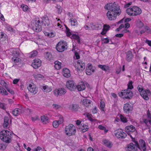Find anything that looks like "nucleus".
Segmentation results:
<instances>
[{"mask_svg":"<svg viewBox=\"0 0 151 151\" xmlns=\"http://www.w3.org/2000/svg\"><path fill=\"white\" fill-rule=\"evenodd\" d=\"M12 134L7 130H3L0 132V139L4 142L9 143L12 141Z\"/></svg>","mask_w":151,"mask_h":151,"instance_id":"1","label":"nucleus"},{"mask_svg":"<svg viewBox=\"0 0 151 151\" xmlns=\"http://www.w3.org/2000/svg\"><path fill=\"white\" fill-rule=\"evenodd\" d=\"M104 8L107 10H109L111 12H115L117 15H119L121 12L119 11V6L115 2L114 3H108L104 6Z\"/></svg>","mask_w":151,"mask_h":151,"instance_id":"2","label":"nucleus"},{"mask_svg":"<svg viewBox=\"0 0 151 151\" xmlns=\"http://www.w3.org/2000/svg\"><path fill=\"white\" fill-rule=\"evenodd\" d=\"M126 11L128 15L131 16L139 15L142 13V10L141 9L136 6L127 8Z\"/></svg>","mask_w":151,"mask_h":151,"instance_id":"3","label":"nucleus"},{"mask_svg":"<svg viewBox=\"0 0 151 151\" xmlns=\"http://www.w3.org/2000/svg\"><path fill=\"white\" fill-rule=\"evenodd\" d=\"M76 131V127L73 124H69L65 128V133L68 136L74 135Z\"/></svg>","mask_w":151,"mask_h":151,"instance_id":"4","label":"nucleus"},{"mask_svg":"<svg viewBox=\"0 0 151 151\" xmlns=\"http://www.w3.org/2000/svg\"><path fill=\"white\" fill-rule=\"evenodd\" d=\"M137 89L141 96L145 100L149 99L148 96L150 94V92L149 90H144L142 86L141 85H138Z\"/></svg>","mask_w":151,"mask_h":151,"instance_id":"5","label":"nucleus"},{"mask_svg":"<svg viewBox=\"0 0 151 151\" xmlns=\"http://www.w3.org/2000/svg\"><path fill=\"white\" fill-rule=\"evenodd\" d=\"M119 96L123 99H130L132 96V93L131 91L128 89L122 90L119 93Z\"/></svg>","mask_w":151,"mask_h":151,"instance_id":"6","label":"nucleus"},{"mask_svg":"<svg viewBox=\"0 0 151 151\" xmlns=\"http://www.w3.org/2000/svg\"><path fill=\"white\" fill-rule=\"evenodd\" d=\"M67 43L65 41L60 42L56 45V49L60 52L64 51L67 49L65 46H67Z\"/></svg>","mask_w":151,"mask_h":151,"instance_id":"7","label":"nucleus"},{"mask_svg":"<svg viewBox=\"0 0 151 151\" xmlns=\"http://www.w3.org/2000/svg\"><path fill=\"white\" fill-rule=\"evenodd\" d=\"M66 92V90L65 89L61 88L54 90L53 91V93L55 96L58 97L64 95Z\"/></svg>","mask_w":151,"mask_h":151,"instance_id":"8","label":"nucleus"},{"mask_svg":"<svg viewBox=\"0 0 151 151\" xmlns=\"http://www.w3.org/2000/svg\"><path fill=\"white\" fill-rule=\"evenodd\" d=\"M0 83L1 85L3 87L0 86V93L3 95H7L8 94L7 92L3 87H4L6 89H7V87H8V86L7 85L6 82L3 80H1Z\"/></svg>","mask_w":151,"mask_h":151,"instance_id":"9","label":"nucleus"},{"mask_svg":"<svg viewBox=\"0 0 151 151\" xmlns=\"http://www.w3.org/2000/svg\"><path fill=\"white\" fill-rule=\"evenodd\" d=\"M66 87L71 91H76V90L77 86L75 84L73 81L69 80L66 83Z\"/></svg>","mask_w":151,"mask_h":151,"instance_id":"10","label":"nucleus"},{"mask_svg":"<svg viewBox=\"0 0 151 151\" xmlns=\"http://www.w3.org/2000/svg\"><path fill=\"white\" fill-rule=\"evenodd\" d=\"M114 132L116 136L119 138L124 139L127 136L126 133L121 130L115 131Z\"/></svg>","mask_w":151,"mask_h":151,"instance_id":"11","label":"nucleus"},{"mask_svg":"<svg viewBox=\"0 0 151 151\" xmlns=\"http://www.w3.org/2000/svg\"><path fill=\"white\" fill-rule=\"evenodd\" d=\"M90 27L92 30H99L101 29L102 24L98 22L91 23Z\"/></svg>","mask_w":151,"mask_h":151,"instance_id":"12","label":"nucleus"},{"mask_svg":"<svg viewBox=\"0 0 151 151\" xmlns=\"http://www.w3.org/2000/svg\"><path fill=\"white\" fill-rule=\"evenodd\" d=\"M41 65V61L38 58H36L31 64V66L35 69H37Z\"/></svg>","mask_w":151,"mask_h":151,"instance_id":"13","label":"nucleus"},{"mask_svg":"<svg viewBox=\"0 0 151 151\" xmlns=\"http://www.w3.org/2000/svg\"><path fill=\"white\" fill-rule=\"evenodd\" d=\"M41 24L40 20H38L36 22L35 26L33 27V29L36 32H40L42 29Z\"/></svg>","mask_w":151,"mask_h":151,"instance_id":"14","label":"nucleus"},{"mask_svg":"<svg viewBox=\"0 0 151 151\" xmlns=\"http://www.w3.org/2000/svg\"><path fill=\"white\" fill-rule=\"evenodd\" d=\"M80 108L79 105L76 104H71L69 106L68 109L72 111H77Z\"/></svg>","mask_w":151,"mask_h":151,"instance_id":"15","label":"nucleus"},{"mask_svg":"<svg viewBox=\"0 0 151 151\" xmlns=\"http://www.w3.org/2000/svg\"><path fill=\"white\" fill-rule=\"evenodd\" d=\"M117 14L113 12L108 11L106 13V15L110 20H114L116 19V17Z\"/></svg>","mask_w":151,"mask_h":151,"instance_id":"16","label":"nucleus"},{"mask_svg":"<svg viewBox=\"0 0 151 151\" xmlns=\"http://www.w3.org/2000/svg\"><path fill=\"white\" fill-rule=\"evenodd\" d=\"M139 144L138 148L143 151H146V147L145 141L142 139H140L139 141Z\"/></svg>","mask_w":151,"mask_h":151,"instance_id":"17","label":"nucleus"},{"mask_svg":"<svg viewBox=\"0 0 151 151\" xmlns=\"http://www.w3.org/2000/svg\"><path fill=\"white\" fill-rule=\"evenodd\" d=\"M137 148L135 145L133 143H131L127 145L126 150L127 151H137Z\"/></svg>","mask_w":151,"mask_h":151,"instance_id":"18","label":"nucleus"},{"mask_svg":"<svg viewBox=\"0 0 151 151\" xmlns=\"http://www.w3.org/2000/svg\"><path fill=\"white\" fill-rule=\"evenodd\" d=\"M126 55V59L128 62L131 61L132 59L133 55L131 51H128L125 53Z\"/></svg>","mask_w":151,"mask_h":151,"instance_id":"19","label":"nucleus"},{"mask_svg":"<svg viewBox=\"0 0 151 151\" xmlns=\"http://www.w3.org/2000/svg\"><path fill=\"white\" fill-rule=\"evenodd\" d=\"M77 68L79 70L82 71L85 68V64L81 60H78L77 62Z\"/></svg>","mask_w":151,"mask_h":151,"instance_id":"20","label":"nucleus"},{"mask_svg":"<svg viewBox=\"0 0 151 151\" xmlns=\"http://www.w3.org/2000/svg\"><path fill=\"white\" fill-rule=\"evenodd\" d=\"M124 110L126 113H129L130 111L132 110V107L129 104H124L123 107Z\"/></svg>","mask_w":151,"mask_h":151,"instance_id":"21","label":"nucleus"},{"mask_svg":"<svg viewBox=\"0 0 151 151\" xmlns=\"http://www.w3.org/2000/svg\"><path fill=\"white\" fill-rule=\"evenodd\" d=\"M27 88L29 91L34 94L36 93L37 92L36 86L35 85H32L31 84H30L29 86Z\"/></svg>","mask_w":151,"mask_h":151,"instance_id":"22","label":"nucleus"},{"mask_svg":"<svg viewBox=\"0 0 151 151\" xmlns=\"http://www.w3.org/2000/svg\"><path fill=\"white\" fill-rule=\"evenodd\" d=\"M125 129L127 133L131 132L132 134L134 132L135 130L134 127L133 125L127 126L125 128Z\"/></svg>","mask_w":151,"mask_h":151,"instance_id":"23","label":"nucleus"},{"mask_svg":"<svg viewBox=\"0 0 151 151\" xmlns=\"http://www.w3.org/2000/svg\"><path fill=\"white\" fill-rule=\"evenodd\" d=\"M42 23H43L45 26H48L50 24V22L48 18L46 15H45L42 18Z\"/></svg>","mask_w":151,"mask_h":151,"instance_id":"24","label":"nucleus"},{"mask_svg":"<svg viewBox=\"0 0 151 151\" xmlns=\"http://www.w3.org/2000/svg\"><path fill=\"white\" fill-rule=\"evenodd\" d=\"M41 87L42 90L44 92H50L52 90V88L51 87H49L45 85H44L42 86H41Z\"/></svg>","mask_w":151,"mask_h":151,"instance_id":"25","label":"nucleus"},{"mask_svg":"<svg viewBox=\"0 0 151 151\" xmlns=\"http://www.w3.org/2000/svg\"><path fill=\"white\" fill-rule=\"evenodd\" d=\"M63 75L65 77L68 78L70 76V70L67 68H64L63 70Z\"/></svg>","mask_w":151,"mask_h":151,"instance_id":"26","label":"nucleus"},{"mask_svg":"<svg viewBox=\"0 0 151 151\" xmlns=\"http://www.w3.org/2000/svg\"><path fill=\"white\" fill-rule=\"evenodd\" d=\"M21 112V109L17 108H15L12 111V114L15 116H17L18 115L20 114Z\"/></svg>","mask_w":151,"mask_h":151,"instance_id":"27","label":"nucleus"},{"mask_svg":"<svg viewBox=\"0 0 151 151\" xmlns=\"http://www.w3.org/2000/svg\"><path fill=\"white\" fill-rule=\"evenodd\" d=\"M92 65L90 64H88V66L86 68V74L88 75H90L92 74V73L91 70V69L92 68Z\"/></svg>","mask_w":151,"mask_h":151,"instance_id":"28","label":"nucleus"},{"mask_svg":"<svg viewBox=\"0 0 151 151\" xmlns=\"http://www.w3.org/2000/svg\"><path fill=\"white\" fill-rule=\"evenodd\" d=\"M135 23L137 26L139 28H142L144 26V24L139 19L135 21Z\"/></svg>","mask_w":151,"mask_h":151,"instance_id":"29","label":"nucleus"},{"mask_svg":"<svg viewBox=\"0 0 151 151\" xmlns=\"http://www.w3.org/2000/svg\"><path fill=\"white\" fill-rule=\"evenodd\" d=\"M41 119L44 124H46L49 122V118L46 116H41Z\"/></svg>","mask_w":151,"mask_h":151,"instance_id":"30","label":"nucleus"},{"mask_svg":"<svg viewBox=\"0 0 151 151\" xmlns=\"http://www.w3.org/2000/svg\"><path fill=\"white\" fill-rule=\"evenodd\" d=\"M98 67L105 71H108L109 70V67L108 66L106 65H98Z\"/></svg>","mask_w":151,"mask_h":151,"instance_id":"31","label":"nucleus"},{"mask_svg":"<svg viewBox=\"0 0 151 151\" xmlns=\"http://www.w3.org/2000/svg\"><path fill=\"white\" fill-rule=\"evenodd\" d=\"M81 102L82 104L86 106H88L91 103V101L86 99H84L81 101Z\"/></svg>","mask_w":151,"mask_h":151,"instance_id":"32","label":"nucleus"},{"mask_svg":"<svg viewBox=\"0 0 151 151\" xmlns=\"http://www.w3.org/2000/svg\"><path fill=\"white\" fill-rule=\"evenodd\" d=\"M76 90L78 91H81L84 90L85 89V86L84 83H82L80 85H78L76 86Z\"/></svg>","mask_w":151,"mask_h":151,"instance_id":"33","label":"nucleus"},{"mask_svg":"<svg viewBox=\"0 0 151 151\" xmlns=\"http://www.w3.org/2000/svg\"><path fill=\"white\" fill-rule=\"evenodd\" d=\"M103 142L105 145L109 148L111 147L113 145L110 142L106 139L104 140Z\"/></svg>","mask_w":151,"mask_h":151,"instance_id":"34","label":"nucleus"},{"mask_svg":"<svg viewBox=\"0 0 151 151\" xmlns=\"http://www.w3.org/2000/svg\"><path fill=\"white\" fill-rule=\"evenodd\" d=\"M11 53L12 55L16 57L19 56V52L17 51L16 49H11Z\"/></svg>","mask_w":151,"mask_h":151,"instance_id":"35","label":"nucleus"},{"mask_svg":"<svg viewBox=\"0 0 151 151\" xmlns=\"http://www.w3.org/2000/svg\"><path fill=\"white\" fill-rule=\"evenodd\" d=\"M55 67L56 69L59 70L61 68V63L58 61H55L54 62Z\"/></svg>","mask_w":151,"mask_h":151,"instance_id":"36","label":"nucleus"},{"mask_svg":"<svg viewBox=\"0 0 151 151\" xmlns=\"http://www.w3.org/2000/svg\"><path fill=\"white\" fill-rule=\"evenodd\" d=\"M81 129H82V132H86L87 131L88 129V126L84 124H81Z\"/></svg>","mask_w":151,"mask_h":151,"instance_id":"37","label":"nucleus"},{"mask_svg":"<svg viewBox=\"0 0 151 151\" xmlns=\"http://www.w3.org/2000/svg\"><path fill=\"white\" fill-rule=\"evenodd\" d=\"M70 21L71 22V25L72 26H75L78 24L77 21L75 19L71 18L70 19Z\"/></svg>","mask_w":151,"mask_h":151,"instance_id":"38","label":"nucleus"},{"mask_svg":"<svg viewBox=\"0 0 151 151\" xmlns=\"http://www.w3.org/2000/svg\"><path fill=\"white\" fill-rule=\"evenodd\" d=\"M72 38L73 39L76 40L78 43H80V37L77 35L76 34H73L72 35Z\"/></svg>","mask_w":151,"mask_h":151,"instance_id":"39","label":"nucleus"},{"mask_svg":"<svg viewBox=\"0 0 151 151\" xmlns=\"http://www.w3.org/2000/svg\"><path fill=\"white\" fill-rule=\"evenodd\" d=\"M44 34L46 36H47L50 37H53L55 36V35L53 32L49 33L45 32H44Z\"/></svg>","mask_w":151,"mask_h":151,"instance_id":"40","label":"nucleus"},{"mask_svg":"<svg viewBox=\"0 0 151 151\" xmlns=\"http://www.w3.org/2000/svg\"><path fill=\"white\" fill-rule=\"evenodd\" d=\"M147 116L148 119L149 120V124L151 125V114L149 110L147 111Z\"/></svg>","mask_w":151,"mask_h":151,"instance_id":"41","label":"nucleus"},{"mask_svg":"<svg viewBox=\"0 0 151 151\" xmlns=\"http://www.w3.org/2000/svg\"><path fill=\"white\" fill-rule=\"evenodd\" d=\"M120 119L121 121L124 123L126 122H127V119L126 117L123 116L121 114H120L119 116Z\"/></svg>","mask_w":151,"mask_h":151,"instance_id":"42","label":"nucleus"},{"mask_svg":"<svg viewBox=\"0 0 151 151\" xmlns=\"http://www.w3.org/2000/svg\"><path fill=\"white\" fill-rule=\"evenodd\" d=\"M7 30L11 32H12L13 33H15V30L14 29L12 28L11 26H9L6 27Z\"/></svg>","mask_w":151,"mask_h":151,"instance_id":"43","label":"nucleus"},{"mask_svg":"<svg viewBox=\"0 0 151 151\" xmlns=\"http://www.w3.org/2000/svg\"><path fill=\"white\" fill-rule=\"evenodd\" d=\"M12 61L14 62L15 63L18 62L21 60L20 58H18L17 57L12 58Z\"/></svg>","mask_w":151,"mask_h":151,"instance_id":"44","label":"nucleus"},{"mask_svg":"<svg viewBox=\"0 0 151 151\" xmlns=\"http://www.w3.org/2000/svg\"><path fill=\"white\" fill-rule=\"evenodd\" d=\"M98 128L101 130H104V132L106 133L108 131V129H106L105 127L101 125H100L99 126Z\"/></svg>","mask_w":151,"mask_h":151,"instance_id":"45","label":"nucleus"},{"mask_svg":"<svg viewBox=\"0 0 151 151\" xmlns=\"http://www.w3.org/2000/svg\"><path fill=\"white\" fill-rule=\"evenodd\" d=\"M133 82L132 81H130L129 82L128 84V89H132L133 88L132 85Z\"/></svg>","mask_w":151,"mask_h":151,"instance_id":"46","label":"nucleus"},{"mask_svg":"<svg viewBox=\"0 0 151 151\" xmlns=\"http://www.w3.org/2000/svg\"><path fill=\"white\" fill-rule=\"evenodd\" d=\"M7 145L4 143L0 144V150H5L6 147Z\"/></svg>","mask_w":151,"mask_h":151,"instance_id":"47","label":"nucleus"},{"mask_svg":"<svg viewBox=\"0 0 151 151\" xmlns=\"http://www.w3.org/2000/svg\"><path fill=\"white\" fill-rule=\"evenodd\" d=\"M105 106V104L103 101H101L100 102V107L102 111H104V109Z\"/></svg>","mask_w":151,"mask_h":151,"instance_id":"48","label":"nucleus"},{"mask_svg":"<svg viewBox=\"0 0 151 151\" xmlns=\"http://www.w3.org/2000/svg\"><path fill=\"white\" fill-rule=\"evenodd\" d=\"M45 58L48 59H50L51 57V55L48 52H46L45 55Z\"/></svg>","mask_w":151,"mask_h":151,"instance_id":"49","label":"nucleus"},{"mask_svg":"<svg viewBox=\"0 0 151 151\" xmlns=\"http://www.w3.org/2000/svg\"><path fill=\"white\" fill-rule=\"evenodd\" d=\"M6 35H5V33L3 32H0V39H2L4 40L5 39L6 36Z\"/></svg>","mask_w":151,"mask_h":151,"instance_id":"50","label":"nucleus"},{"mask_svg":"<svg viewBox=\"0 0 151 151\" xmlns=\"http://www.w3.org/2000/svg\"><path fill=\"white\" fill-rule=\"evenodd\" d=\"M58 123L57 121L55 120L53 121L52 122V125L55 128H57L59 126Z\"/></svg>","mask_w":151,"mask_h":151,"instance_id":"51","label":"nucleus"},{"mask_svg":"<svg viewBox=\"0 0 151 151\" xmlns=\"http://www.w3.org/2000/svg\"><path fill=\"white\" fill-rule=\"evenodd\" d=\"M37 54V52L36 50H34L31 52L30 57H33L36 56Z\"/></svg>","mask_w":151,"mask_h":151,"instance_id":"52","label":"nucleus"},{"mask_svg":"<svg viewBox=\"0 0 151 151\" xmlns=\"http://www.w3.org/2000/svg\"><path fill=\"white\" fill-rule=\"evenodd\" d=\"M110 28V27L109 25L104 24L103 26V29L107 32L109 29Z\"/></svg>","mask_w":151,"mask_h":151,"instance_id":"53","label":"nucleus"},{"mask_svg":"<svg viewBox=\"0 0 151 151\" xmlns=\"http://www.w3.org/2000/svg\"><path fill=\"white\" fill-rule=\"evenodd\" d=\"M144 28L145 30V31L147 32L151 33V29L147 26H145L144 27Z\"/></svg>","mask_w":151,"mask_h":151,"instance_id":"54","label":"nucleus"},{"mask_svg":"<svg viewBox=\"0 0 151 151\" xmlns=\"http://www.w3.org/2000/svg\"><path fill=\"white\" fill-rule=\"evenodd\" d=\"M66 31L67 36L70 37L71 35V33L70 31V29L68 28L67 29H66Z\"/></svg>","mask_w":151,"mask_h":151,"instance_id":"55","label":"nucleus"},{"mask_svg":"<svg viewBox=\"0 0 151 151\" xmlns=\"http://www.w3.org/2000/svg\"><path fill=\"white\" fill-rule=\"evenodd\" d=\"M52 106H53V108H55L56 109L60 108L61 107L60 105L56 104H53L52 105Z\"/></svg>","mask_w":151,"mask_h":151,"instance_id":"56","label":"nucleus"},{"mask_svg":"<svg viewBox=\"0 0 151 151\" xmlns=\"http://www.w3.org/2000/svg\"><path fill=\"white\" fill-rule=\"evenodd\" d=\"M28 7L27 5H24L22 7L23 10L24 11H26L28 9Z\"/></svg>","mask_w":151,"mask_h":151,"instance_id":"57","label":"nucleus"},{"mask_svg":"<svg viewBox=\"0 0 151 151\" xmlns=\"http://www.w3.org/2000/svg\"><path fill=\"white\" fill-rule=\"evenodd\" d=\"M0 108L1 109L5 110L6 109V107L4 106V103H2L0 102Z\"/></svg>","mask_w":151,"mask_h":151,"instance_id":"58","label":"nucleus"},{"mask_svg":"<svg viewBox=\"0 0 151 151\" xmlns=\"http://www.w3.org/2000/svg\"><path fill=\"white\" fill-rule=\"evenodd\" d=\"M9 124V122L4 121L3 127L4 128H7L8 127Z\"/></svg>","mask_w":151,"mask_h":151,"instance_id":"59","label":"nucleus"},{"mask_svg":"<svg viewBox=\"0 0 151 151\" xmlns=\"http://www.w3.org/2000/svg\"><path fill=\"white\" fill-rule=\"evenodd\" d=\"M121 70V68L120 66L117 69L116 73V74H119Z\"/></svg>","mask_w":151,"mask_h":151,"instance_id":"60","label":"nucleus"},{"mask_svg":"<svg viewBox=\"0 0 151 151\" xmlns=\"http://www.w3.org/2000/svg\"><path fill=\"white\" fill-rule=\"evenodd\" d=\"M104 43H107L109 42V40L107 38H104L103 40Z\"/></svg>","mask_w":151,"mask_h":151,"instance_id":"61","label":"nucleus"},{"mask_svg":"<svg viewBox=\"0 0 151 151\" xmlns=\"http://www.w3.org/2000/svg\"><path fill=\"white\" fill-rule=\"evenodd\" d=\"M75 56L76 57V59H78L80 58V57L78 53L77 52H75Z\"/></svg>","mask_w":151,"mask_h":151,"instance_id":"62","label":"nucleus"},{"mask_svg":"<svg viewBox=\"0 0 151 151\" xmlns=\"http://www.w3.org/2000/svg\"><path fill=\"white\" fill-rule=\"evenodd\" d=\"M97 109L96 107H95L92 111L93 114H95L97 113Z\"/></svg>","mask_w":151,"mask_h":151,"instance_id":"63","label":"nucleus"},{"mask_svg":"<svg viewBox=\"0 0 151 151\" xmlns=\"http://www.w3.org/2000/svg\"><path fill=\"white\" fill-rule=\"evenodd\" d=\"M145 42L147 43L149 46L151 47V40H146L145 41Z\"/></svg>","mask_w":151,"mask_h":151,"instance_id":"64","label":"nucleus"}]
</instances>
